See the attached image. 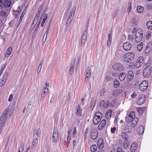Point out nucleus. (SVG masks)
Segmentation results:
<instances>
[{
    "label": "nucleus",
    "instance_id": "49530a36",
    "mask_svg": "<svg viewBox=\"0 0 152 152\" xmlns=\"http://www.w3.org/2000/svg\"><path fill=\"white\" fill-rule=\"evenodd\" d=\"M128 116H129L130 117H132V118H135V112L133 111L131 112L130 114L128 115Z\"/></svg>",
    "mask_w": 152,
    "mask_h": 152
},
{
    "label": "nucleus",
    "instance_id": "4c0bfd02",
    "mask_svg": "<svg viewBox=\"0 0 152 152\" xmlns=\"http://www.w3.org/2000/svg\"><path fill=\"white\" fill-rule=\"evenodd\" d=\"M143 8L141 6H138L137 8V11L138 12L141 13L143 11Z\"/></svg>",
    "mask_w": 152,
    "mask_h": 152
},
{
    "label": "nucleus",
    "instance_id": "6ab92c4d",
    "mask_svg": "<svg viewBox=\"0 0 152 152\" xmlns=\"http://www.w3.org/2000/svg\"><path fill=\"white\" fill-rule=\"evenodd\" d=\"M80 105H79L76 109L75 114L79 116H81L82 113V110H80Z\"/></svg>",
    "mask_w": 152,
    "mask_h": 152
},
{
    "label": "nucleus",
    "instance_id": "b1692460",
    "mask_svg": "<svg viewBox=\"0 0 152 152\" xmlns=\"http://www.w3.org/2000/svg\"><path fill=\"white\" fill-rule=\"evenodd\" d=\"M38 16L36 15L34 19L31 26V27H32L33 28L35 27V26L37 23V20L38 18Z\"/></svg>",
    "mask_w": 152,
    "mask_h": 152
},
{
    "label": "nucleus",
    "instance_id": "864d4df0",
    "mask_svg": "<svg viewBox=\"0 0 152 152\" xmlns=\"http://www.w3.org/2000/svg\"><path fill=\"white\" fill-rule=\"evenodd\" d=\"M126 118L128 120V123H129L130 122H132V121H134L135 119V118H132V117H130L128 116L126 117Z\"/></svg>",
    "mask_w": 152,
    "mask_h": 152
},
{
    "label": "nucleus",
    "instance_id": "ea45409f",
    "mask_svg": "<svg viewBox=\"0 0 152 152\" xmlns=\"http://www.w3.org/2000/svg\"><path fill=\"white\" fill-rule=\"evenodd\" d=\"M7 14V13L4 10H2L0 11V16L2 17H4Z\"/></svg>",
    "mask_w": 152,
    "mask_h": 152
},
{
    "label": "nucleus",
    "instance_id": "79ce46f5",
    "mask_svg": "<svg viewBox=\"0 0 152 152\" xmlns=\"http://www.w3.org/2000/svg\"><path fill=\"white\" fill-rule=\"evenodd\" d=\"M90 135L91 136V138L92 139V140H96L97 137V134H90Z\"/></svg>",
    "mask_w": 152,
    "mask_h": 152
},
{
    "label": "nucleus",
    "instance_id": "a878e982",
    "mask_svg": "<svg viewBox=\"0 0 152 152\" xmlns=\"http://www.w3.org/2000/svg\"><path fill=\"white\" fill-rule=\"evenodd\" d=\"M146 26L148 28L149 30H152V21H148L146 23Z\"/></svg>",
    "mask_w": 152,
    "mask_h": 152
},
{
    "label": "nucleus",
    "instance_id": "39448f33",
    "mask_svg": "<svg viewBox=\"0 0 152 152\" xmlns=\"http://www.w3.org/2000/svg\"><path fill=\"white\" fill-rule=\"evenodd\" d=\"M151 66L148 65L143 70V75L145 78L148 77L151 72Z\"/></svg>",
    "mask_w": 152,
    "mask_h": 152
},
{
    "label": "nucleus",
    "instance_id": "6e6d98bb",
    "mask_svg": "<svg viewBox=\"0 0 152 152\" xmlns=\"http://www.w3.org/2000/svg\"><path fill=\"white\" fill-rule=\"evenodd\" d=\"M72 20L71 19L67 18L66 23L67 26H69L71 24V21Z\"/></svg>",
    "mask_w": 152,
    "mask_h": 152
},
{
    "label": "nucleus",
    "instance_id": "3c124183",
    "mask_svg": "<svg viewBox=\"0 0 152 152\" xmlns=\"http://www.w3.org/2000/svg\"><path fill=\"white\" fill-rule=\"evenodd\" d=\"M132 23V25L134 26H135L137 24V22L136 21V19L135 18H133Z\"/></svg>",
    "mask_w": 152,
    "mask_h": 152
},
{
    "label": "nucleus",
    "instance_id": "de8ad7c7",
    "mask_svg": "<svg viewBox=\"0 0 152 152\" xmlns=\"http://www.w3.org/2000/svg\"><path fill=\"white\" fill-rule=\"evenodd\" d=\"M141 85H143V86H148V81L146 80L142 81L140 84L139 86H141Z\"/></svg>",
    "mask_w": 152,
    "mask_h": 152
},
{
    "label": "nucleus",
    "instance_id": "f257e3e1",
    "mask_svg": "<svg viewBox=\"0 0 152 152\" xmlns=\"http://www.w3.org/2000/svg\"><path fill=\"white\" fill-rule=\"evenodd\" d=\"M41 130L40 129L34 130L33 134V140L32 141V148H33L35 146V145H36L38 142V138L40 136Z\"/></svg>",
    "mask_w": 152,
    "mask_h": 152
},
{
    "label": "nucleus",
    "instance_id": "a19ab883",
    "mask_svg": "<svg viewBox=\"0 0 152 152\" xmlns=\"http://www.w3.org/2000/svg\"><path fill=\"white\" fill-rule=\"evenodd\" d=\"M86 36H83L82 37V40H81V45H84V44L86 40Z\"/></svg>",
    "mask_w": 152,
    "mask_h": 152
},
{
    "label": "nucleus",
    "instance_id": "ddd939ff",
    "mask_svg": "<svg viewBox=\"0 0 152 152\" xmlns=\"http://www.w3.org/2000/svg\"><path fill=\"white\" fill-rule=\"evenodd\" d=\"M97 145L98 149H102L104 147L103 140L102 138H100L98 140L97 142Z\"/></svg>",
    "mask_w": 152,
    "mask_h": 152
},
{
    "label": "nucleus",
    "instance_id": "f3484780",
    "mask_svg": "<svg viewBox=\"0 0 152 152\" xmlns=\"http://www.w3.org/2000/svg\"><path fill=\"white\" fill-rule=\"evenodd\" d=\"M101 118L94 116L93 118V123L94 125L97 124L101 120Z\"/></svg>",
    "mask_w": 152,
    "mask_h": 152
},
{
    "label": "nucleus",
    "instance_id": "8fccbe9b",
    "mask_svg": "<svg viewBox=\"0 0 152 152\" xmlns=\"http://www.w3.org/2000/svg\"><path fill=\"white\" fill-rule=\"evenodd\" d=\"M108 89L107 87L106 86L104 87L102 89L101 91V94H103Z\"/></svg>",
    "mask_w": 152,
    "mask_h": 152
},
{
    "label": "nucleus",
    "instance_id": "bf43d9fd",
    "mask_svg": "<svg viewBox=\"0 0 152 152\" xmlns=\"http://www.w3.org/2000/svg\"><path fill=\"white\" fill-rule=\"evenodd\" d=\"M117 152H125L123 151L122 148L121 147H118L117 148Z\"/></svg>",
    "mask_w": 152,
    "mask_h": 152
},
{
    "label": "nucleus",
    "instance_id": "e2e57ef3",
    "mask_svg": "<svg viewBox=\"0 0 152 152\" xmlns=\"http://www.w3.org/2000/svg\"><path fill=\"white\" fill-rule=\"evenodd\" d=\"M87 33H88V28H87V27L86 28L85 30L84 31V34H83V36L87 37Z\"/></svg>",
    "mask_w": 152,
    "mask_h": 152
},
{
    "label": "nucleus",
    "instance_id": "dca6fc26",
    "mask_svg": "<svg viewBox=\"0 0 152 152\" xmlns=\"http://www.w3.org/2000/svg\"><path fill=\"white\" fill-rule=\"evenodd\" d=\"M106 124V121L104 119L102 120L100 122L98 127V129L101 130L103 129Z\"/></svg>",
    "mask_w": 152,
    "mask_h": 152
},
{
    "label": "nucleus",
    "instance_id": "72a5a7b5",
    "mask_svg": "<svg viewBox=\"0 0 152 152\" xmlns=\"http://www.w3.org/2000/svg\"><path fill=\"white\" fill-rule=\"evenodd\" d=\"M48 17V14H45L43 18L41 23V26L43 27L44 26V23H45V21L46 20Z\"/></svg>",
    "mask_w": 152,
    "mask_h": 152
},
{
    "label": "nucleus",
    "instance_id": "c85d7f7f",
    "mask_svg": "<svg viewBox=\"0 0 152 152\" xmlns=\"http://www.w3.org/2000/svg\"><path fill=\"white\" fill-rule=\"evenodd\" d=\"M96 132V129L94 127H92L90 131V133L91 134H97Z\"/></svg>",
    "mask_w": 152,
    "mask_h": 152
},
{
    "label": "nucleus",
    "instance_id": "c756f323",
    "mask_svg": "<svg viewBox=\"0 0 152 152\" xmlns=\"http://www.w3.org/2000/svg\"><path fill=\"white\" fill-rule=\"evenodd\" d=\"M112 111L109 110L107 111L105 114V116L106 118L109 119L110 118L111 116Z\"/></svg>",
    "mask_w": 152,
    "mask_h": 152
},
{
    "label": "nucleus",
    "instance_id": "4468645a",
    "mask_svg": "<svg viewBox=\"0 0 152 152\" xmlns=\"http://www.w3.org/2000/svg\"><path fill=\"white\" fill-rule=\"evenodd\" d=\"M91 67H88L87 70L86 71V80H88V78H89L91 75Z\"/></svg>",
    "mask_w": 152,
    "mask_h": 152
},
{
    "label": "nucleus",
    "instance_id": "6e6552de",
    "mask_svg": "<svg viewBox=\"0 0 152 152\" xmlns=\"http://www.w3.org/2000/svg\"><path fill=\"white\" fill-rule=\"evenodd\" d=\"M112 68L114 70L118 72L122 71L123 69L122 65L121 64H115L113 66Z\"/></svg>",
    "mask_w": 152,
    "mask_h": 152
},
{
    "label": "nucleus",
    "instance_id": "09e8293b",
    "mask_svg": "<svg viewBox=\"0 0 152 152\" xmlns=\"http://www.w3.org/2000/svg\"><path fill=\"white\" fill-rule=\"evenodd\" d=\"M118 13V11L117 10H115L113 12V14H112V18L113 19L117 15Z\"/></svg>",
    "mask_w": 152,
    "mask_h": 152
},
{
    "label": "nucleus",
    "instance_id": "2eb2a0df",
    "mask_svg": "<svg viewBox=\"0 0 152 152\" xmlns=\"http://www.w3.org/2000/svg\"><path fill=\"white\" fill-rule=\"evenodd\" d=\"M134 74L133 72L131 70L129 71L127 74V80L129 81L131 80L133 78Z\"/></svg>",
    "mask_w": 152,
    "mask_h": 152
},
{
    "label": "nucleus",
    "instance_id": "338daca9",
    "mask_svg": "<svg viewBox=\"0 0 152 152\" xmlns=\"http://www.w3.org/2000/svg\"><path fill=\"white\" fill-rule=\"evenodd\" d=\"M132 10V7L131 6V4H130L129 5L127 8V11L129 13V12L131 10Z\"/></svg>",
    "mask_w": 152,
    "mask_h": 152
},
{
    "label": "nucleus",
    "instance_id": "4d7b16f0",
    "mask_svg": "<svg viewBox=\"0 0 152 152\" xmlns=\"http://www.w3.org/2000/svg\"><path fill=\"white\" fill-rule=\"evenodd\" d=\"M74 15L72 13H70L68 18L71 19V20H73Z\"/></svg>",
    "mask_w": 152,
    "mask_h": 152
},
{
    "label": "nucleus",
    "instance_id": "58836bf2",
    "mask_svg": "<svg viewBox=\"0 0 152 152\" xmlns=\"http://www.w3.org/2000/svg\"><path fill=\"white\" fill-rule=\"evenodd\" d=\"M43 8V5H42L41 6L39 7V8L38 11L36 13V15L38 17H39L40 13V11L42 10V8Z\"/></svg>",
    "mask_w": 152,
    "mask_h": 152
},
{
    "label": "nucleus",
    "instance_id": "aec40b11",
    "mask_svg": "<svg viewBox=\"0 0 152 152\" xmlns=\"http://www.w3.org/2000/svg\"><path fill=\"white\" fill-rule=\"evenodd\" d=\"M121 92V89H116L112 91V92L113 95L116 96L118 95Z\"/></svg>",
    "mask_w": 152,
    "mask_h": 152
},
{
    "label": "nucleus",
    "instance_id": "7c9ffc66",
    "mask_svg": "<svg viewBox=\"0 0 152 152\" xmlns=\"http://www.w3.org/2000/svg\"><path fill=\"white\" fill-rule=\"evenodd\" d=\"M24 13H22L20 17V18L19 19V20H18V22L17 23V26L18 27V26L20 25V23L22 20L23 18V17H24Z\"/></svg>",
    "mask_w": 152,
    "mask_h": 152
},
{
    "label": "nucleus",
    "instance_id": "69168bd1",
    "mask_svg": "<svg viewBox=\"0 0 152 152\" xmlns=\"http://www.w3.org/2000/svg\"><path fill=\"white\" fill-rule=\"evenodd\" d=\"M76 9V7H73L71 10L70 13H72L73 14H75V10Z\"/></svg>",
    "mask_w": 152,
    "mask_h": 152
},
{
    "label": "nucleus",
    "instance_id": "a211bd4d",
    "mask_svg": "<svg viewBox=\"0 0 152 152\" xmlns=\"http://www.w3.org/2000/svg\"><path fill=\"white\" fill-rule=\"evenodd\" d=\"M137 147V144L135 143H133L131 145L130 147L131 152H134Z\"/></svg>",
    "mask_w": 152,
    "mask_h": 152
},
{
    "label": "nucleus",
    "instance_id": "473e14b6",
    "mask_svg": "<svg viewBox=\"0 0 152 152\" xmlns=\"http://www.w3.org/2000/svg\"><path fill=\"white\" fill-rule=\"evenodd\" d=\"M90 149L92 152H94L97 149V146L95 145H93L90 147Z\"/></svg>",
    "mask_w": 152,
    "mask_h": 152
},
{
    "label": "nucleus",
    "instance_id": "774afa93",
    "mask_svg": "<svg viewBox=\"0 0 152 152\" xmlns=\"http://www.w3.org/2000/svg\"><path fill=\"white\" fill-rule=\"evenodd\" d=\"M24 148V145L23 144L21 145L20 147L19 148V150H20V151H23Z\"/></svg>",
    "mask_w": 152,
    "mask_h": 152
},
{
    "label": "nucleus",
    "instance_id": "0eeeda50",
    "mask_svg": "<svg viewBox=\"0 0 152 152\" xmlns=\"http://www.w3.org/2000/svg\"><path fill=\"white\" fill-rule=\"evenodd\" d=\"M53 142L56 143L58 142V131L56 128H54L53 134Z\"/></svg>",
    "mask_w": 152,
    "mask_h": 152
},
{
    "label": "nucleus",
    "instance_id": "5701e85b",
    "mask_svg": "<svg viewBox=\"0 0 152 152\" xmlns=\"http://www.w3.org/2000/svg\"><path fill=\"white\" fill-rule=\"evenodd\" d=\"M144 132V127L142 125H140L138 128L137 132L139 134H142Z\"/></svg>",
    "mask_w": 152,
    "mask_h": 152
},
{
    "label": "nucleus",
    "instance_id": "9b49d317",
    "mask_svg": "<svg viewBox=\"0 0 152 152\" xmlns=\"http://www.w3.org/2000/svg\"><path fill=\"white\" fill-rule=\"evenodd\" d=\"M152 49V41L150 42L148 44L145 50V53L146 54H148L150 50Z\"/></svg>",
    "mask_w": 152,
    "mask_h": 152
},
{
    "label": "nucleus",
    "instance_id": "bb28decb",
    "mask_svg": "<svg viewBox=\"0 0 152 152\" xmlns=\"http://www.w3.org/2000/svg\"><path fill=\"white\" fill-rule=\"evenodd\" d=\"M145 109V107H139L137 108V110L139 114H142L143 112Z\"/></svg>",
    "mask_w": 152,
    "mask_h": 152
},
{
    "label": "nucleus",
    "instance_id": "cd10ccee",
    "mask_svg": "<svg viewBox=\"0 0 152 152\" xmlns=\"http://www.w3.org/2000/svg\"><path fill=\"white\" fill-rule=\"evenodd\" d=\"M151 59L149 57H148V58H146V59H144V63L146 65H150V64H151Z\"/></svg>",
    "mask_w": 152,
    "mask_h": 152
},
{
    "label": "nucleus",
    "instance_id": "393cba45",
    "mask_svg": "<svg viewBox=\"0 0 152 152\" xmlns=\"http://www.w3.org/2000/svg\"><path fill=\"white\" fill-rule=\"evenodd\" d=\"M143 42H142L139 43L137 46V48L138 50L139 51H141L143 48Z\"/></svg>",
    "mask_w": 152,
    "mask_h": 152
},
{
    "label": "nucleus",
    "instance_id": "c9c22d12",
    "mask_svg": "<svg viewBox=\"0 0 152 152\" xmlns=\"http://www.w3.org/2000/svg\"><path fill=\"white\" fill-rule=\"evenodd\" d=\"M138 121V119L136 118L134 120V121H132V125L133 127H134L136 125Z\"/></svg>",
    "mask_w": 152,
    "mask_h": 152
},
{
    "label": "nucleus",
    "instance_id": "e433bc0d",
    "mask_svg": "<svg viewBox=\"0 0 152 152\" xmlns=\"http://www.w3.org/2000/svg\"><path fill=\"white\" fill-rule=\"evenodd\" d=\"M128 142V140L125 141L123 145V147L124 148H126L129 146Z\"/></svg>",
    "mask_w": 152,
    "mask_h": 152
},
{
    "label": "nucleus",
    "instance_id": "13d9d810",
    "mask_svg": "<svg viewBox=\"0 0 152 152\" xmlns=\"http://www.w3.org/2000/svg\"><path fill=\"white\" fill-rule=\"evenodd\" d=\"M114 86H119L120 84L119 81L117 80H115L114 81Z\"/></svg>",
    "mask_w": 152,
    "mask_h": 152
},
{
    "label": "nucleus",
    "instance_id": "9d476101",
    "mask_svg": "<svg viewBox=\"0 0 152 152\" xmlns=\"http://www.w3.org/2000/svg\"><path fill=\"white\" fill-rule=\"evenodd\" d=\"M137 101L139 102L140 105L143 104L145 100V95L142 94L139 97H137Z\"/></svg>",
    "mask_w": 152,
    "mask_h": 152
},
{
    "label": "nucleus",
    "instance_id": "1a4fd4ad",
    "mask_svg": "<svg viewBox=\"0 0 152 152\" xmlns=\"http://www.w3.org/2000/svg\"><path fill=\"white\" fill-rule=\"evenodd\" d=\"M109 102H106L104 100L101 101L99 102V106L100 108H105L108 107L110 105Z\"/></svg>",
    "mask_w": 152,
    "mask_h": 152
},
{
    "label": "nucleus",
    "instance_id": "20e7f679",
    "mask_svg": "<svg viewBox=\"0 0 152 152\" xmlns=\"http://www.w3.org/2000/svg\"><path fill=\"white\" fill-rule=\"evenodd\" d=\"M134 57V54L132 52H129L124 54L123 56V58L124 61L129 62L133 59Z\"/></svg>",
    "mask_w": 152,
    "mask_h": 152
},
{
    "label": "nucleus",
    "instance_id": "412c9836",
    "mask_svg": "<svg viewBox=\"0 0 152 152\" xmlns=\"http://www.w3.org/2000/svg\"><path fill=\"white\" fill-rule=\"evenodd\" d=\"M12 51V48L11 47L8 48L5 53V56L6 57H8L11 54Z\"/></svg>",
    "mask_w": 152,
    "mask_h": 152
},
{
    "label": "nucleus",
    "instance_id": "680f3d73",
    "mask_svg": "<svg viewBox=\"0 0 152 152\" xmlns=\"http://www.w3.org/2000/svg\"><path fill=\"white\" fill-rule=\"evenodd\" d=\"M6 66V64H3V65H2L1 69V72H3L4 71V69L5 68Z\"/></svg>",
    "mask_w": 152,
    "mask_h": 152
},
{
    "label": "nucleus",
    "instance_id": "7ed1b4c3",
    "mask_svg": "<svg viewBox=\"0 0 152 152\" xmlns=\"http://www.w3.org/2000/svg\"><path fill=\"white\" fill-rule=\"evenodd\" d=\"M11 4V0H0V8H8Z\"/></svg>",
    "mask_w": 152,
    "mask_h": 152
},
{
    "label": "nucleus",
    "instance_id": "603ef678",
    "mask_svg": "<svg viewBox=\"0 0 152 152\" xmlns=\"http://www.w3.org/2000/svg\"><path fill=\"white\" fill-rule=\"evenodd\" d=\"M74 68V66L72 65L71 66L69 70L70 74L72 75V74Z\"/></svg>",
    "mask_w": 152,
    "mask_h": 152
},
{
    "label": "nucleus",
    "instance_id": "5fc2aeb1",
    "mask_svg": "<svg viewBox=\"0 0 152 152\" xmlns=\"http://www.w3.org/2000/svg\"><path fill=\"white\" fill-rule=\"evenodd\" d=\"M127 127V129H125L126 132H127V133L130 132L132 131L131 127L130 126H128Z\"/></svg>",
    "mask_w": 152,
    "mask_h": 152
},
{
    "label": "nucleus",
    "instance_id": "052dcab7",
    "mask_svg": "<svg viewBox=\"0 0 152 152\" xmlns=\"http://www.w3.org/2000/svg\"><path fill=\"white\" fill-rule=\"evenodd\" d=\"M111 44V39L109 38H108L107 42V45L108 47H110Z\"/></svg>",
    "mask_w": 152,
    "mask_h": 152
},
{
    "label": "nucleus",
    "instance_id": "423d86ee",
    "mask_svg": "<svg viewBox=\"0 0 152 152\" xmlns=\"http://www.w3.org/2000/svg\"><path fill=\"white\" fill-rule=\"evenodd\" d=\"M144 59L143 56H140L137 59L134 66L137 68H139L144 63Z\"/></svg>",
    "mask_w": 152,
    "mask_h": 152
},
{
    "label": "nucleus",
    "instance_id": "f8f14e48",
    "mask_svg": "<svg viewBox=\"0 0 152 152\" xmlns=\"http://www.w3.org/2000/svg\"><path fill=\"white\" fill-rule=\"evenodd\" d=\"M132 46V44L130 42H127L124 44L123 48L125 50L129 51L131 49Z\"/></svg>",
    "mask_w": 152,
    "mask_h": 152
},
{
    "label": "nucleus",
    "instance_id": "2f4dec72",
    "mask_svg": "<svg viewBox=\"0 0 152 152\" xmlns=\"http://www.w3.org/2000/svg\"><path fill=\"white\" fill-rule=\"evenodd\" d=\"M122 138L125 140V141L127 140L128 136L127 134L125 132H123L121 134Z\"/></svg>",
    "mask_w": 152,
    "mask_h": 152
},
{
    "label": "nucleus",
    "instance_id": "f03ea898",
    "mask_svg": "<svg viewBox=\"0 0 152 152\" xmlns=\"http://www.w3.org/2000/svg\"><path fill=\"white\" fill-rule=\"evenodd\" d=\"M143 37V34L142 29L140 28H138L136 32L135 39L137 42H140Z\"/></svg>",
    "mask_w": 152,
    "mask_h": 152
},
{
    "label": "nucleus",
    "instance_id": "a18cd8bd",
    "mask_svg": "<svg viewBox=\"0 0 152 152\" xmlns=\"http://www.w3.org/2000/svg\"><path fill=\"white\" fill-rule=\"evenodd\" d=\"M48 88L46 87H45L44 88H43L42 93L45 94H47L48 92Z\"/></svg>",
    "mask_w": 152,
    "mask_h": 152
},
{
    "label": "nucleus",
    "instance_id": "f704fd0d",
    "mask_svg": "<svg viewBox=\"0 0 152 152\" xmlns=\"http://www.w3.org/2000/svg\"><path fill=\"white\" fill-rule=\"evenodd\" d=\"M44 61V59H43L41 61L40 64L39 65L38 69V71H37V72L38 73H39L40 72L41 70V69L42 65L43 64Z\"/></svg>",
    "mask_w": 152,
    "mask_h": 152
},
{
    "label": "nucleus",
    "instance_id": "4be33fe9",
    "mask_svg": "<svg viewBox=\"0 0 152 152\" xmlns=\"http://www.w3.org/2000/svg\"><path fill=\"white\" fill-rule=\"evenodd\" d=\"M126 76V75L125 73L123 72L121 73L119 76V78L121 81H123L124 79Z\"/></svg>",
    "mask_w": 152,
    "mask_h": 152
},
{
    "label": "nucleus",
    "instance_id": "37998d69",
    "mask_svg": "<svg viewBox=\"0 0 152 152\" xmlns=\"http://www.w3.org/2000/svg\"><path fill=\"white\" fill-rule=\"evenodd\" d=\"M148 87V86H139V89L141 91H144Z\"/></svg>",
    "mask_w": 152,
    "mask_h": 152
},
{
    "label": "nucleus",
    "instance_id": "c03bdc74",
    "mask_svg": "<svg viewBox=\"0 0 152 152\" xmlns=\"http://www.w3.org/2000/svg\"><path fill=\"white\" fill-rule=\"evenodd\" d=\"M94 116H95L96 117L100 118H101V117H102V113L99 112L96 113L94 115Z\"/></svg>",
    "mask_w": 152,
    "mask_h": 152
},
{
    "label": "nucleus",
    "instance_id": "0e129e2a",
    "mask_svg": "<svg viewBox=\"0 0 152 152\" xmlns=\"http://www.w3.org/2000/svg\"><path fill=\"white\" fill-rule=\"evenodd\" d=\"M129 41H132L134 40V39L133 36L132 35H130L129 36Z\"/></svg>",
    "mask_w": 152,
    "mask_h": 152
}]
</instances>
